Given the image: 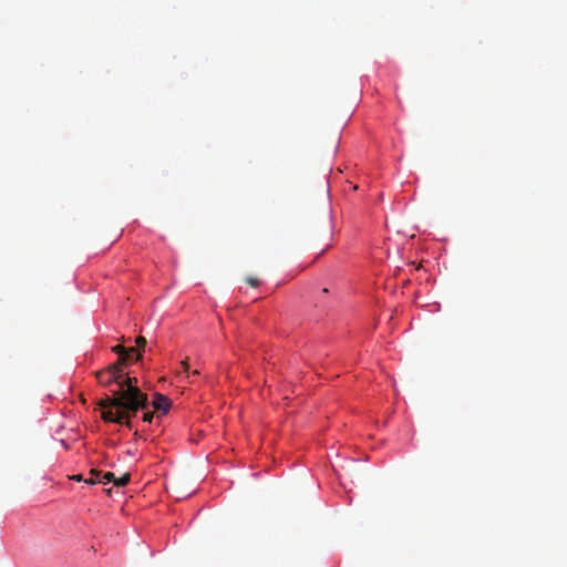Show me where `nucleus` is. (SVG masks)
Listing matches in <instances>:
<instances>
[{"instance_id":"f257e3e1","label":"nucleus","mask_w":567,"mask_h":567,"mask_svg":"<svg viewBox=\"0 0 567 567\" xmlns=\"http://www.w3.org/2000/svg\"><path fill=\"white\" fill-rule=\"evenodd\" d=\"M118 389L111 390L97 402L104 422L122 423L130 414H136L148 406V396L138 388V380L121 369Z\"/></svg>"},{"instance_id":"f03ea898","label":"nucleus","mask_w":567,"mask_h":567,"mask_svg":"<svg viewBox=\"0 0 567 567\" xmlns=\"http://www.w3.org/2000/svg\"><path fill=\"white\" fill-rule=\"evenodd\" d=\"M121 369H122V367H118V365L112 363V364L107 365L106 368H104L100 371H96L95 378H96L99 384L102 386H105V388L111 386L112 384L118 385L120 378H122Z\"/></svg>"},{"instance_id":"7ed1b4c3","label":"nucleus","mask_w":567,"mask_h":567,"mask_svg":"<svg viewBox=\"0 0 567 567\" xmlns=\"http://www.w3.org/2000/svg\"><path fill=\"white\" fill-rule=\"evenodd\" d=\"M152 405L156 412L166 414L172 406V401L164 394L155 393Z\"/></svg>"},{"instance_id":"20e7f679","label":"nucleus","mask_w":567,"mask_h":567,"mask_svg":"<svg viewBox=\"0 0 567 567\" xmlns=\"http://www.w3.org/2000/svg\"><path fill=\"white\" fill-rule=\"evenodd\" d=\"M116 354H118V359L113 364L118 367H125L127 364V350L125 347L117 344L112 349Z\"/></svg>"},{"instance_id":"39448f33","label":"nucleus","mask_w":567,"mask_h":567,"mask_svg":"<svg viewBox=\"0 0 567 567\" xmlns=\"http://www.w3.org/2000/svg\"><path fill=\"white\" fill-rule=\"evenodd\" d=\"M90 475H91V477H90V478L84 480V482H85V483H87V484H95V483H97V482H101V478H100V476H101V472H100V471H97V470H91V471H90Z\"/></svg>"},{"instance_id":"423d86ee","label":"nucleus","mask_w":567,"mask_h":567,"mask_svg":"<svg viewBox=\"0 0 567 567\" xmlns=\"http://www.w3.org/2000/svg\"><path fill=\"white\" fill-rule=\"evenodd\" d=\"M131 481V475L128 473L124 474L123 476H121L120 478H116L115 477V486H125L130 483Z\"/></svg>"},{"instance_id":"0eeeda50","label":"nucleus","mask_w":567,"mask_h":567,"mask_svg":"<svg viewBox=\"0 0 567 567\" xmlns=\"http://www.w3.org/2000/svg\"><path fill=\"white\" fill-rule=\"evenodd\" d=\"M127 350V360L135 355V360L140 361L142 359V353L137 350L136 347L126 348Z\"/></svg>"},{"instance_id":"6e6552de","label":"nucleus","mask_w":567,"mask_h":567,"mask_svg":"<svg viewBox=\"0 0 567 567\" xmlns=\"http://www.w3.org/2000/svg\"><path fill=\"white\" fill-rule=\"evenodd\" d=\"M110 482H113L115 484V475L112 472H106L105 474H103L101 483L107 484Z\"/></svg>"},{"instance_id":"1a4fd4ad","label":"nucleus","mask_w":567,"mask_h":567,"mask_svg":"<svg viewBox=\"0 0 567 567\" xmlns=\"http://www.w3.org/2000/svg\"><path fill=\"white\" fill-rule=\"evenodd\" d=\"M136 348L141 352L142 349H145L147 341L144 337L140 336L135 339Z\"/></svg>"},{"instance_id":"9d476101","label":"nucleus","mask_w":567,"mask_h":567,"mask_svg":"<svg viewBox=\"0 0 567 567\" xmlns=\"http://www.w3.org/2000/svg\"><path fill=\"white\" fill-rule=\"evenodd\" d=\"M246 282L252 288H257L260 285L259 279L255 277H247Z\"/></svg>"},{"instance_id":"9b49d317","label":"nucleus","mask_w":567,"mask_h":567,"mask_svg":"<svg viewBox=\"0 0 567 567\" xmlns=\"http://www.w3.org/2000/svg\"><path fill=\"white\" fill-rule=\"evenodd\" d=\"M136 414H130L128 416H126L123 422L121 424H124L126 427L128 429H132V422H131V417L132 416H135Z\"/></svg>"},{"instance_id":"f8f14e48","label":"nucleus","mask_w":567,"mask_h":567,"mask_svg":"<svg viewBox=\"0 0 567 567\" xmlns=\"http://www.w3.org/2000/svg\"><path fill=\"white\" fill-rule=\"evenodd\" d=\"M153 417H154V413H153V412H145V413L143 414V421H144V422H148V423H151V422H152V420H153Z\"/></svg>"},{"instance_id":"ddd939ff","label":"nucleus","mask_w":567,"mask_h":567,"mask_svg":"<svg viewBox=\"0 0 567 567\" xmlns=\"http://www.w3.org/2000/svg\"><path fill=\"white\" fill-rule=\"evenodd\" d=\"M181 365L183 368V372H185V373L188 372V370H189L188 359L183 360L181 362Z\"/></svg>"},{"instance_id":"4468645a","label":"nucleus","mask_w":567,"mask_h":567,"mask_svg":"<svg viewBox=\"0 0 567 567\" xmlns=\"http://www.w3.org/2000/svg\"><path fill=\"white\" fill-rule=\"evenodd\" d=\"M71 478H72V480H74V481H78V482L83 481V477H82V475H81V474L73 475Z\"/></svg>"},{"instance_id":"2eb2a0df","label":"nucleus","mask_w":567,"mask_h":567,"mask_svg":"<svg viewBox=\"0 0 567 567\" xmlns=\"http://www.w3.org/2000/svg\"><path fill=\"white\" fill-rule=\"evenodd\" d=\"M192 374H193V375H198V374H199V371H198V370H194V371L192 372Z\"/></svg>"}]
</instances>
